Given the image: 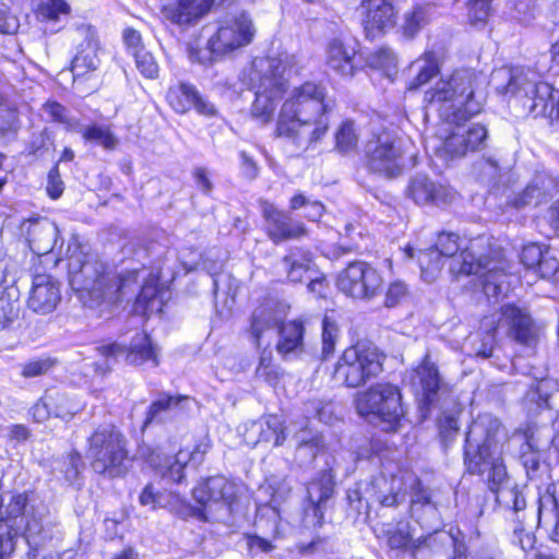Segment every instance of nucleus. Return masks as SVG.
<instances>
[{
	"label": "nucleus",
	"mask_w": 559,
	"mask_h": 559,
	"mask_svg": "<svg viewBox=\"0 0 559 559\" xmlns=\"http://www.w3.org/2000/svg\"><path fill=\"white\" fill-rule=\"evenodd\" d=\"M35 510L40 516H45L47 513L46 506L33 492L12 496L5 507L8 518L13 520L15 525H22L24 520L29 518Z\"/></svg>",
	"instance_id": "nucleus-31"
},
{
	"label": "nucleus",
	"mask_w": 559,
	"mask_h": 559,
	"mask_svg": "<svg viewBox=\"0 0 559 559\" xmlns=\"http://www.w3.org/2000/svg\"><path fill=\"white\" fill-rule=\"evenodd\" d=\"M127 438L112 425L97 427L88 438L86 456L94 472L109 478L122 476L128 471Z\"/></svg>",
	"instance_id": "nucleus-9"
},
{
	"label": "nucleus",
	"mask_w": 559,
	"mask_h": 559,
	"mask_svg": "<svg viewBox=\"0 0 559 559\" xmlns=\"http://www.w3.org/2000/svg\"><path fill=\"white\" fill-rule=\"evenodd\" d=\"M538 523L552 528V539L559 543V504L549 489L539 498Z\"/></svg>",
	"instance_id": "nucleus-36"
},
{
	"label": "nucleus",
	"mask_w": 559,
	"mask_h": 559,
	"mask_svg": "<svg viewBox=\"0 0 559 559\" xmlns=\"http://www.w3.org/2000/svg\"><path fill=\"white\" fill-rule=\"evenodd\" d=\"M262 215L267 223V235L274 243L306 235L302 223L294 221L266 200L260 201Z\"/></svg>",
	"instance_id": "nucleus-19"
},
{
	"label": "nucleus",
	"mask_w": 559,
	"mask_h": 559,
	"mask_svg": "<svg viewBox=\"0 0 559 559\" xmlns=\"http://www.w3.org/2000/svg\"><path fill=\"white\" fill-rule=\"evenodd\" d=\"M280 322L281 317L271 305H263L257 308L251 322V334L255 345L260 346V340L265 330L277 326Z\"/></svg>",
	"instance_id": "nucleus-39"
},
{
	"label": "nucleus",
	"mask_w": 559,
	"mask_h": 559,
	"mask_svg": "<svg viewBox=\"0 0 559 559\" xmlns=\"http://www.w3.org/2000/svg\"><path fill=\"white\" fill-rule=\"evenodd\" d=\"M507 433L500 420L490 414L479 415L471 425L465 439V465L471 474L484 475L490 489L496 491V501L506 509L519 512L525 509L526 500L515 487L503 486L508 473L502 460Z\"/></svg>",
	"instance_id": "nucleus-1"
},
{
	"label": "nucleus",
	"mask_w": 559,
	"mask_h": 559,
	"mask_svg": "<svg viewBox=\"0 0 559 559\" xmlns=\"http://www.w3.org/2000/svg\"><path fill=\"white\" fill-rule=\"evenodd\" d=\"M417 373L420 379L421 388L427 394V401L432 402V395H435L440 388V377L437 367L429 360L428 355H426L421 365L418 367Z\"/></svg>",
	"instance_id": "nucleus-45"
},
{
	"label": "nucleus",
	"mask_w": 559,
	"mask_h": 559,
	"mask_svg": "<svg viewBox=\"0 0 559 559\" xmlns=\"http://www.w3.org/2000/svg\"><path fill=\"white\" fill-rule=\"evenodd\" d=\"M192 497L200 507H187L188 515L197 518L202 522H206V506L210 501V485L207 479H202V481L193 489Z\"/></svg>",
	"instance_id": "nucleus-50"
},
{
	"label": "nucleus",
	"mask_w": 559,
	"mask_h": 559,
	"mask_svg": "<svg viewBox=\"0 0 559 559\" xmlns=\"http://www.w3.org/2000/svg\"><path fill=\"white\" fill-rule=\"evenodd\" d=\"M135 306L144 314L154 311H162V301L159 300L158 278L150 275L141 287L136 297Z\"/></svg>",
	"instance_id": "nucleus-38"
},
{
	"label": "nucleus",
	"mask_w": 559,
	"mask_h": 559,
	"mask_svg": "<svg viewBox=\"0 0 559 559\" xmlns=\"http://www.w3.org/2000/svg\"><path fill=\"white\" fill-rule=\"evenodd\" d=\"M337 286L347 296L355 299L369 300L382 289L383 278L370 264L355 261L340 273Z\"/></svg>",
	"instance_id": "nucleus-14"
},
{
	"label": "nucleus",
	"mask_w": 559,
	"mask_h": 559,
	"mask_svg": "<svg viewBox=\"0 0 559 559\" xmlns=\"http://www.w3.org/2000/svg\"><path fill=\"white\" fill-rule=\"evenodd\" d=\"M48 405L51 408L52 415L66 421L73 418L75 414L82 411L83 405L67 394L61 392L48 393Z\"/></svg>",
	"instance_id": "nucleus-41"
},
{
	"label": "nucleus",
	"mask_w": 559,
	"mask_h": 559,
	"mask_svg": "<svg viewBox=\"0 0 559 559\" xmlns=\"http://www.w3.org/2000/svg\"><path fill=\"white\" fill-rule=\"evenodd\" d=\"M281 264L290 282L300 283L305 277H309L307 274L310 271L312 260L309 252L300 248H293L282 259Z\"/></svg>",
	"instance_id": "nucleus-32"
},
{
	"label": "nucleus",
	"mask_w": 559,
	"mask_h": 559,
	"mask_svg": "<svg viewBox=\"0 0 559 559\" xmlns=\"http://www.w3.org/2000/svg\"><path fill=\"white\" fill-rule=\"evenodd\" d=\"M67 255L71 285L88 308L115 305L138 289L139 271L116 274L97 261L83 260L78 239L69 242Z\"/></svg>",
	"instance_id": "nucleus-4"
},
{
	"label": "nucleus",
	"mask_w": 559,
	"mask_h": 559,
	"mask_svg": "<svg viewBox=\"0 0 559 559\" xmlns=\"http://www.w3.org/2000/svg\"><path fill=\"white\" fill-rule=\"evenodd\" d=\"M336 148L342 153L353 151L358 143V134L352 121L343 122L335 133Z\"/></svg>",
	"instance_id": "nucleus-52"
},
{
	"label": "nucleus",
	"mask_w": 559,
	"mask_h": 559,
	"mask_svg": "<svg viewBox=\"0 0 559 559\" xmlns=\"http://www.w3.org/2000/svg\"><path fill=\"white\" fill-rule=\"evenodd\" d=\"M239 488L236 484L222 476L212 477V501L215 502L216 512L225 510L226 515H217V520L228 521L238 506Z\"/></svg>",
	"instance_id": "nucleus-29"
},
{
	"label": "nucleus",
	"mask_w": 559,
	"mask_h": 559,
	"mask_svg": "<svg viewBox=\"0 0 559 559\" xmlns=\"http://www.w3.org/2000/svg\"><path fill=\"white\" fill-rule=\"evenodd\" d=\"M251 429L260 431L259 441L273 442L275 447L282 445L286 440L284 424L275 415L267 416L264 423H253Z\"/></svg>",
	"instance_id": "nucleus-40"
},
{
	"label": "nucleus",
	"mask_w": 559,
	"mask_h": 559,
	"mask_svg": "<svg viewBox=\"0 0 559 559\" xmlns=\"http://www.w3.org/2000/svg\"><path fill=\"white\" fill-rule=\"evenodd\" d=\"M551 185L552 180L549 177L536 176L521 193L514 195L510 203L516 209L532 203L538 204L548 194Z\"/></svg>",
	"instance_id": "nucleus-34"
},
{
	"label": "nucleus",
	"mask_w": 559,
	"mask_h": 559,
	"mask_svg": "<svg viewBox=\"0 0 559 559\" xmlns=\"http://www.w3.org/2000/svg\"><path fill=\"white\" fill-rule=\"evenodd\" d=\"M304 332V322L300 320H293L282 324L276 346L278 353L286 356L300 350L302 348Z\"/></svg>",
	"instance_id": "nucleus-33"
},
{
	"label": "nucleus",
	"mask_w": 559,
	"mask_h": 559,
	"mask_svg": "<svg viewBox=\"0 0 559 559\" xmlns=\"http://www.w3.org/2000/svg\"><path fill=\"white\" fill-rule=\"evenodd\" d=\"M337 337V324L329 317H324L322 320V357L324 359L334 353Z\"/></svg>",
	"instance_id": "nucleus-53"
},
{
	"label": "nucleus",
	"mask_w": 559,
	"mask_h": 559,
	"mask_svg": "<svg viewBox=\"0 0 559 559\" xmlns=\"http://www.w3.org/2000/svg\"><path fill=\"white\" fill-rule=\"evenodd\" d=\"M188 56L191 62L202 66L210 60V35L205 28L189 40Z\"/></svg>",
	"instance_id": "nucleus-47"
},
{
	"label": "nucleus",
	"mask_w": 559,
	"mask_h": 559,
	"mask_svg": "<svg viewBox=\"0 0 559 559\" xmlns=\"http://www.w3.org/2000/svg\"><path fill=\"white\" fill-rule=\"evenodd\" d=\"M295 438L297 441L295 459L301 465L311 463L324 447L322 437L311 431L302 430Z\"/></svg>",
	"instance_id": "nucleus-35"
},
{
	"label": "nucleus",
	"mask_w": 559,
	"mask_h": 559,
	"mask_svg": "<svg viewBox=\"0 0 559 559\" xmlns=\"http://www.w3.org/2000/svg\"><path fill=\"white\" fill-rule=\"evenodd\" d=\"M191 402L192 400L188 395H169L167 393H160L158 399L152 402L148 407L144 420V427L155 420H158L162 413L175 408H186Z\"/></svg>",
	"instance_id": "nucleus-37"
},
{
	"label": "nucleus",
	"mask_w": 559,
	"mask_h": 559,
	"mask_svg": "<svg viewBox=\"0 0 559 559\" xmlns=\"http://www.w3.org/2000/svg\"><path fill=\"white\" fill-rule=\"evenodd\" d=\"M85 141L95 142L106 150H114L119 143L118 138L106 126L90 124L80 130Z\"/></svg>",
	"instance_id": "nucleus-46"
},
{
	"label": "nucleus",
	"mask_w": 559,
	"mask_h": 559,
	"mask_svg": "<svg viewBox=\"0 0 559 559\" xmlns=\"http://www.w3.org/2000/svg\"><path fill=\"white\" fill-rule=\"evenodd\" d=\"M23 229L31 250L38 255L50 253L58 242L59 228L47 217L24 223Z\"/></svg>",
	"instance_id": "nucleus-22"
},
{
	"label": "nucleus",
	"mask_w": 559,
	"mask_h": 559,
	"mask_svg": "<svg viewBox=\"0 0 559 559\" xmlns=\"http://www.w3.org/2000/svg\"><path fill=\"white\" fill-rule=\"evenodd\" d=\"M479 75L471 70H457L448 80H441L425 94L428 107L448 122L467 120L481 110L476 99Z\"/></svg>",
	"instance_id": "nucleus-7"
},
{
	"label": "nucleus",
	"mask_w": 559,
	"mask_h": 559,
	"mask_svg": "<svg viewBox=\"0 0 559 559\" xmlns=\"http://www.w3.org/2000/svg\"><path fill=\"white\" fill-rule=\"evenodd\" d=\"M297 64V57L282 52L276 57H257L245 73L248 85L254 90L253 116L267 121L277 102L288 87L286 72Z\"/></svg>",
	"instance_id": "nucleus-6"
},
{
	"label": "nucleus",
	"mask_w": 559,
	"mask_h": 559,
	"mask_svg": "<svg viewBox=\"0 0 559 559\" xmlns=\"http://www.w3.org/2000/svg\"><path fill=\"white\" fill-rule=\"evenodd\" d=\"M53 366V360L49 358L31 360L22 366L21 376L24 378H34L46 373Z\"/></svg>",
	"instance_id": "nucleus-60"
},
{
	"label": "nucleus",
	"mask_w": 559,
	"mask_h": 559,
	"mask_svg": "<svg viewBox=\"0 0 559 559\" xmlns=\"http://www.w3.org/2000/svg\"><path fill=\"white\" fill-rule=\"evenodd\" d=\"M545 253L546 247L543 248L537 243H531L523 248L521 261L528 269H537Z\"/></svg>",
	"instance_id": "nucleus-58"
},
{
	"label": "nucleus",
	"mask_w": 559,
	"mask_h": 559,
	"mask_svg": "<svg viewBox=\"0 0 559 559\" xmlns=\"http://www.w3.org/2000/svg\"><path fill=\"white\" fill-rule=\"evenodd\" d=\"M418 262L421 269V277L429 283L438 277L443 266L442 255L433 247L420 250Z\"/></svg>",
	"instance_id": "nucleus-44"
},
{
	"label": "nucleus",
	"mask_w": 559,
	"mask_h": 559,
	"mask_svg": "<svg viewBox=\"0 0 559 559\" xmlns=\"http://www.w3.org/2000/svg\"><path fill=\"white\" fill-rule=\"evenodd\" d=\"M407 195L419 205L450 204L456 199V192L452 188L436 182L426 175H416L411 179Z\"/></svg>",
	"instance_id": "nucleus-20"
},
{
	"label": "nucleus",
	"mask_w": 559,
	"mask_h": 559,
	"mask_svg": "<svg viewBox=\"0 0 559 559\" xmlns=\"http://www.w3.org/2000/svg\"><path fill=\"white\" fill-rule=\"evenodd\" d=\"M430 5H415L404 14L403 34L409 38L414 37L430 21Z\"/></svg>",
	"instance_id": "nucleus-42"
},
{
	"label": "nucleus",
	"mask_w": 559,
	"mask_h": 559,
	"mask_svg": "<svg viewBox=\"0 0 559 559\" xmlns=\"http://www.w3.org/2000/svg\"><path fill=\"white\" fill-rule=\"evenodd\" d=\"M404 476L381 474L371 481L376 499L383 507H396L405 500Z\"/></svg>",
	"instance_id": "nucleus-27"
},
{
	"label": "nucleus",
	"mask_w": 559,
	"mask_h": 559,
	"mask_svg": "<svg viewBox=\"0 0 559 559\" xmlns=\"http://www.w3.org/2000/svg\"><path fill=\"white\" fill-rule=\"evenodd\" d=\"M416 64L418 66V74L411 84V88H416L427 83L439 72V60L432 51H426L423 57L416 61Z\"/></svg>",
	"instance_id": "nucleus-49"
},
{
	"label": "nucleus",
	"mask_w": 559,
	"mask_h": 559,
	"mask_svg": "<svg viewBox=\"0 0 559 559\" xmlns=\"http://www.w3.org/2000/svg\"><path fill=\"white\" fill-rule=\"evenodd\" d=\"M45 112L56 122L73 127L72 121L68 117V110L64 106L57 102H48L44 105Z\"/></svg>",
	"instance_id": "nucleus-63"
},
{
	"label": "nucleus",
	"mask_w": 559,
	"mask_h": 559,
	"mask_svg": "<svg viewBox=\"0 0 559 559\" xmlns=\"http://www.w3.org/2000/svg\"><path fill=\"white\" fill-rule=\"evenodd\" d=\"M44 518L45 516L38 515L35 510V512L22 523V525L25 526L24 538L29 547H39L47 538V532L43 524Z\"/></svg>",
	"instance_id": "nucleus-48"
},
{
	"label": "nucleus",
	"mask_w": 559,
	"mask_h": 559,
	"mask_svg": "<svg viewBox=\"0 0 559 559\" xmlns=\"http://www.w3.org/2000/svg\"><path fill=\"white\" fill-rule=\"evenodd\" d=\"M356 47L350 41L333 38L326 46L328 66L344 76H353L356 70Z\"/></svg>",
	"instance_id": "nucleus-25"
},
{
	"label": "nucleus",
	"mask_w": 559,
	"mask_h": 559,
	"mask_svg": "<svg viewBox=\"0 0 559 559\" xmlns=\"http://www.w3.org/2000/svg\"><path fill=\"white\" fill-rule=\"evenodd\" d=\"M490 84L500 95H510L534 117L554 119L559 115V97L546 82L537 81L536 72L523 67H501L492 71Z\"/></svg>",
	"instance_id": "nucleus-5"
},
{
	"label": "nucleus",
	"mask_w": 559,
	"mask_h": 559,
	"mask_svg": "<svg viewBox=\"0 0 559 559\" xmlns=\"http://www.w3.org/2000/svg\"><path fill=\"white\" fill-rule=\"evenodd\" d=\"M537 272L542 277H551L557 275L559 272V261L554 254H551L549 247H546V253L537 267Z\"/></svg>",
	"instance_id": "nucleus-62"
},
{
	"label": "nucleus",
	"mask_w": 559,
	"mask_h": 559,
	"mask_svg": "<svg viewBox=\"0 0 559 559\" xmlns=\"http://www.w3.org/2000/svg\"><path fill=\"white\" fill-rule=\"evenodd\" d=\"M371 68H391L395 66V56L389 48H381L377 52L370 55L367 59Z\"/></svg>",
	"instance_id": "nucleus-61"
},
{
	"label": "nucleus",
	"mask_w": 559,
	"mask_h": 559,
	"mask_svg": "<svg viewBox=\"0 0 559 559\" xmlns=\"http://www.w3.org/2000/svg\"><path fill=\"white\" fill-rule=\"evenodd\" d=\"M308 499L312 504L313 516L317 519L313 525L321 526L324 518V503L334 493V476L325 469L309 483L307 488Z\"/></svg>",
	"instance_id": "nucleus-26"
},
{
	"label": "nucleus",
	"mask_w": 559,
	"mask_h": 559,
	"mask_svg": "<svg viewBox=\"0 0 559 559\" xmlns=\"http://www.w3.org/2000/svg\"><path fill=\"white\" fill-rule=\"evenodd\" d=\"M17 531L9 524L0 525V559H9L15 550Z\"/></svg>",
	"instance_id": "nucleus-56"
},
{
	"label": "nucleus",
	"mask_w": 559,
	"mask_h": 559,
	"mask_svg": "<svg viewBox=\"0 0 559 559\" xmlns=\"http://www.w3.org/2000/svg\"><path fill=\"white\" fill-rule=\"evenodd\" d=\"M71 39L76 45V53L71 63L73 81L95 71L100 60L97 56L98 40L96 32L91 25L81 24L71 33Z\"/></svg>",
	"instance_id": "nucleus-16"
},
{
	"label": "nucleus",
	"mask_w": 559,
	"mask_h": 559,
	"mask_svg": "<svg viewBox=\"0 0 559 559\" xmlns=\"http://www.w3.org/2000/svg\"><path fill=\"white\" fill-rule=\"evenodd\" d=\"M388 535V545L391 549H403L406 550L407 545H409V526L408 525H399L395 530L389 531Z\"/></svg>",
	"instance_id": "nucleus-59"
},
{
	"label": "nucleus",
	"mask_w": 559,
	"mask_h": 559,
	"mask_svg": "<svg viewBox=\"0 0 559 559\" xmlns=\"http://www.w3.org/2000/svg\"><path fill=\"white\" fill-rule=\"evenodd\" d=\"M333 103L326 98V88L316 82H305L294 87L281 107L276 135L298 151H306L325 135L329 121L325 117Z\"/></svg>",
	"instance_id": "nucleus-2"
},
{
	"label": "nucleus",
	"mask_w": 559,
	"mask_h": 559,
	"mask_svg": "<svg viewBox=\"0 0 559 559\" xmlns=\"http://www.w3.org/2000/svg\"><path fill=\"white\" fill-rule=\"evenodd\" d=\"M384 356L372 343L357 342L347 347L334 367V379L349 389L364 386L383 371Z\"/></svg>",
	"instance_id": "nucleus-10"
},
{
	"label": "nucleus",
	"mask_w": 559,
	"mask_h": 559,
	"mask_svg": "<svg viewBox=\"0 0 559 559\" xmlns=\"http://www.w3.org/2000/svg\"><path fill=\"white\" fill-rule=\"evenodd\" d=\"M97 352L107 360L112 359L116 361L120 357H124L126 362L133 366H140L147 361H152L155 367L159 364L158 348L153 345L151 337L146 333H136L128 346L112 342L98 346ZM110 370L111 367L108 361H106L105 367L95 364V371L103 376Z\"/></svg>",
	"instance_id": "nucleus-12"
},
{
	"label": "nucleus",
	"mask_w": 559,
	"mask_h": 559,
	"mask_svg": "<svg viewBox=\"0 0 559 559\" xmlns=\"http://www.w3.org/2000/svg\"><path fill=\"white\" fill-rule=\"evenodd\" d=\"M461 121L453 122L455 127L442 143V152L451 158L463 157L468 152L486 147L487 144L488 131L484 126L478 123L466 126L461 124Z\"/></svg>",
	"instance_id": "nucleus-17"
},
{
	"label": "nucleus",
	"mask_w": 559,
	"mask_h": 559,
	"mask_svg": "<svg viewBox=\"0 0 559 559\" xmlns=\"http://www.w3.org/2000/svg\"><path fill=\"white\" fill-rule=\"evenodd\" d=\"M356 408L359 415L373 416L392 429L405 414L401 390L390 382H379L359 392Z\"/></svg>",
	"instance_id": "nucleus-11"
},
{
	"label": "nucleus",
	"mask_w": 559,
	"mask_h": 559,
	"mask_svg": "<svg viewBox=\"0 0 559 559\" xmlns=\"http://www.w3.org/2000/svg\"><path fill=\"white\" fill-rule=\"evenodd\" d=\"M460 237L452 233L438 236L433 247L442 258H451L450 271L455 275H479L483 288L488 297L499 298L506 295L508 262L501 248L493 247L489 237L483 235L468 241L460 253Z\"/></svg>",
	"instance_id": "nucleus-3"
},
{
	"label": "nucleus",
	"mask_w": 559,
	"mask_h": 559,
	"mask_svg": "<svg viewBox=\"0 0 559 559\" xmlns=\"http://www.w3.org/2000/svg\"><path fill=\"white\" fill-rule=\"evenodd\" d=\"M135 64L139 71L148 79H154L158 74V64L150 51L144 48L133 51Z\"/></svg>",
	"instance_id": "nucleus-55"
},
{
	"label": "nucleus",
	"mask_w": 559,
	"mask_h": 559,
	"mask_svg": "<svg viewBox=\"0 0 559 559\" xmlns=\"http://www.w3.org/2000/svg\"><path fill=\"white\" fill-rule=\"evenodd\" d=\"M70 12V4L66 0H45L38 7V15L48 21H57L60 15Z\"/></svg>",
	"instance_id": "nucleus-54"
},
{
	"label": "nucleus",
	"mask_w": 559,
	"mask_h": 559,
	"mask_svg": "<svg viewBox=\"0 0 559 559\" xmlns=\"http://www.w3.org/2000/svg\"><path fill=\"white\" fill-rule=\"evenodd\" d=\"M361 8L367 36L376 37L394 25L395 12L390 0H361Z\"/></svg>",
	"instance_id": "nucleus-23"
},
{
	"label": "nucleus",
	"mask_w": 559,
	"mask_h": 559,
	"mask_svg": "<svg viewBox=\"0 0 559 559\" xmlns=\"http://www.w3.org/2000/svg\"><path fill=\"white\" fill-rule=\"evenodd\" d=\"M140 455L163 478L174 483H180L183 479L187 455L182 451L178 452L176 456H166L157 449L143 447L140 449Z\"/></svg>",
	"instance_id": "nucleus-24"
},
{
	"label": "nucleus",
	"mask_w": 559,
	"mask_h": 559,
	"mask_svg": "<svg viewBox=\"0 0 559 559\" xmlns=\"http://www.w3.org/2000/svg\"><path fill=\"white\" fill-rule=\"evenodd\" d=\"M210 9V0H177L166 9V16L175 24L189 25L204 16Z\"/></svg>",
	"instance_id": "nucleus-30"
},
{
	"label": "nucleus",
	"mask_w": 559,
	"mask_h": 559,
	"mask_svg": "<svg viewBox=\"0 0 559 559\" xmlns=\"http://www.w3.org/2000/svg\"><path fill=\"white\" fill-rule=\"evenodd\" d=\"M481 329L486 332L488 341L477 355L484 358L492 356L499 331H503L511 341L524 346H533L538 338V326L530 310L515 304H504L499 312L484 318Z\"/></svg>",
	"instance_id": "nucleus-8"
},
{
	"label": "nucleus",
	"mask_w": 559,
	"mask_h": 559,
	"mask_svg": "<svg viewBox=\"0 0 559 559\" xmlns=\"http://www.w3.org/2000/svg\"><path fill=\"white\" fill-rule=\"evenodd\" d=\"M490 5L486 2H479L478 0H471L468 2V19L474 25L484 23L489 15Z\"/></svg>",
	"instance_id": "nucleus-64"
},
{
	"label": "nucleus",
	"mask_w": 559,
	"mask_h": 559,
	"mask_svg": "<svg viewBox=\"0 0 559 559\" xmlns=\"http://www.w3.org/2000/svg\"><path fill=\"white\" fill-rule=\"evenodd\" d=\"M254 27L248 14L219 23L215 36L212 37V56H224L237 48L251 43Z\"/></svg>",
	"instance_id": "nucleus-15"
},
{
	"label": "nucleus",
	"mask_w": 559,
	"mask_h": 559,
	"mask_svg": "<svg viewBox=\"0 0 559 559\" xmlns=\"http://www.w3.org/2000/svg\"><path fill=\"white\" fill-rule=\"evenodd\" d=\"M169 105L179 114H185L194 108L199 114L207 115L205 102L200 96L194 86L180 83L169 88L167 93Z\"/></svg>",
	"instance_id": "nucleus-28"
},
{
	"label": "nucleus",
	"mask_w": 559,
	"mask_h": 559,
	"mask_svg": "<svg viewBox=\"0 0 559 559\" xmlns=\"http://www.w3.org/2000/svg\"><path fill=\"white\" fill-rule=\"evenodd\" d=\"M400 140L383 131L366 145L367 165L373 173L393 178L402 173V151Z\"/></svg>",
	"instance_id": "nucleus-13"
},
{
	"label": "nucleus",
	"mask_w": 559,
	"mask_h": 559,
	"mask_svg": "<svg viewBox=\"0 0 559 559\" xmlns=\"http://www.w3.org/2000/svg\"><path fill=\"white\" fill-rule=\"evenodd\" d=\"M513 441L523 442L521 459L526 468L536 471L539 467V459L532 443V436L527 431L516 430L512 436Z\"/></svg>",
	"instance_id": "nucleus-51"
},
{
	"label": "nucleus",
	"mask_w": 559,
	"mask_h": 559,
	"mask_svg": "<svg viewBox=\"0 0 559 559\" xmlns=\"http://www.w3.org/2000/svg\"><path fill=\"white\" fill-rule=\"evenodd\" d=\"M408 478L411 481V516L423 527L436 530L440 524V514L430 489L424 487L418 478L412 476Z\"/></svg>",
	"instance_id": "nucleus-18"
},
{
	"label": "nucleus",
	"mask_w": 559,
	"mask_h": 559,
	"mask_svg": "<svg viewBox=\"0 0 559 559\" xmlns=\"http://www.w3.org/2000/svg\"><path fill=\"white\" fill-rule=\"evenodd\" d=\"M8 271L9 261L5 258H0V330L4 329L16 314L15 306L4 289Z\"/></svg>",
	"instance_id": "nucleus-43"
},
{
	"label": "nucleus",
	"mask_w": 559,
	"mask_h": 559,
	"mask_svg": "<svg viewBox=\"0 0 559 559\" xmlns=\"http://www.w3.org/2000/svg\"><path fill=\"white\" fill-rule=\"evenodd\" d=\"M61 300L59 283L48 274H37L33 278L27 307L35 313L49 314Z\"/></svg>",
	"instance_id": "nucleus-21"
},
{
	"label": "nucleus",
	"mask_w": 559,
	"mask_h": 559,
	"mask_svg": "<svg viewBox=\"0 0 559 559\" xmlns=\"http://www.w3.org/2000/svg\"><path fill=\"white\" fill-rule=\"evenodd\" d=\"M139 500L142 506L148 507L151 510L164 508L168 504V499L166 498L165 493L155 489L152 484H147L143 488Z\"/></svg>",
	"instance_id": "nucleus-57"
}]
</instances>
